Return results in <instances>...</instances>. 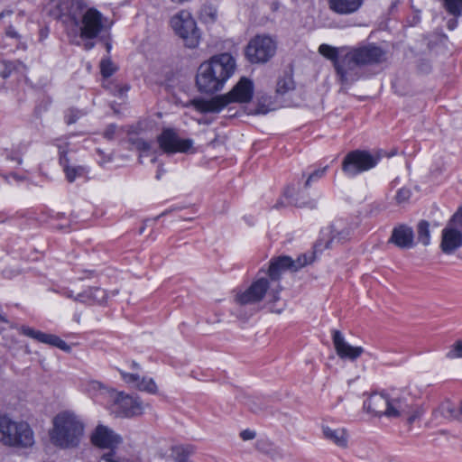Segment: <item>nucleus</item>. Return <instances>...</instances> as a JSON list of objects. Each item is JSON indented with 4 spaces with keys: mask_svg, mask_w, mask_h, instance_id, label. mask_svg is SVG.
<instances>
[{
    "mask_svg": "<svg viewBox=\"0 0 462 462\" xmlns=\"http://www.w3.org/2000/svg\"><path fill=\"white\" fill-rule=\"evenodd\" d=\"M41 36H42V37H43V38H46L45 33H42H42H41Z\"/></svg>",
    "mask_w": 462,
    "mask_h": 462,
    "instance_id": "69168bd1",
    "label": "nucleus"
},
{
    "mask_svg": "<svg viewBox=\"0 0 462 462\" xmlns=\"http://www.w3.org/2000/svg\"><path fill=\"white\" fill-rule=\"evenodd\" d=\"M14 69V65L10 61L0 60V78L5 79L8 78Z\"/></svg>",
    "mask_w": 462,
    "mask_h": 462,
    "instance_id": "4c0bfd02",
    "label": "nucleus"
},
{
    "mask_svg": "<svg viewBox=\"0 0 462 462\" xmlns=\"http://www.w3.org/2000/svg\"><path fill=\"white\" fill-rule=\"evenodd\" d=\"M462 246V208L448 220L441 231L439 248L445 254H452Z\"/></svg>",
    "mask_w": 462,
    "mask_h": 462,
    "instance_id": "9d476101",
    "label": "nucleus"
},
{
    "mask_svg": "<svg viewBox=\"0 0 462 462\" xmlns=\"http://www.w3.org/2000/svg\"><path fill=\"white\" fill-rule=\"evenodd\" d=\"M116 125H109L104 132V137L107 140H113L116 136Z\"/></svg>",
    "mask_w": 462,
    "mask_h": 462,
    "instance_id": "37998d69",
    "label": "nucleus"
},
{
    "mask_svg": "<svg viewBox=\"0 0 462 462\" xmlns=\"http://www.w3.org/2000/svg\"><path fill=\"white\" fill-rule=\"evenodd\" d=\"M459 412L462 413V402L460 403V406H459Z\"/></svg>",
    "mask_w": 462,
    "mask_h": 462,
    "instance_id": "052dcab7",
    "label": "nucleus"
},
{
    "mask_svg": "<svg viewBox=\"0 0 462 462\" xmlns=\"http://www.w3.org/2000/svg\"><path fill=\"white\" fill-rule=\"evenodd\" d=\"M456 23H457L456 20H450L448 24V29H450V30L454 29L456 26Z\"/></svg>",
    "mask_w": 462,
    "mask_h": 462,
    "instance_id": "864d4df0",
    "label": "nucleus"
},
{
    "mask_svg": "<svg viewBox=\"0 0 462 462\" xmlns=\"http://www.w3.org/2000/svg\"><path fill=\"white\" fill-rule=\"evenodd\" d=\"M133 143L135 145V147L144 153H148L152 148V143L149 141H145L142 138L135 139Z\"/></svg>",
    "mask_w": 462,
    "mask_h": 462,
    "instance_id": "58836bf2",
    "label": "nucleus"
},
{
    "mask_svg": "<svg viewBox=\"0 0 462 462\" xmlns=\"http://www.w3.org/2000/svg\"><path fill=\"white\" fill-rule=\"evenodd\" d=\"M22 334L31 338L37 340L38 342L47 344L52 346H56L64 352H70L71 347L64 340L53 334H48L40 330H35L32 328L23 326L20 328Z\"/></svg>",
    "mask_w": 462,
    "mask_h": 462,
    "instance_id": "6ab92c4d",
    "label": "nucleus"
},
{
    "mask_svg": "<svg viewBox=\"0 0 462 462\" xmlns=\"http://www.w3.org/2000/svg\"><path fill=\"white\" fill-rule=\"evenodd\" d=\"M2 16V14H0V17Z\"/></svg>",
    "mask_w": 462,
    "mask_h": 462,
    "instance_id": "774afa93",
    "label": "nucleus"
},
{
    "mask_svg": "<svg viewBox=\"0 0 462 462\" xmlns=\"http://www.w3.org/2000/svg\"><path fill=\"white\" fill-rule=\"evenodd\" d=\"M328 168V166H325L321 169L315 170L312 173H310L305 181L304 187L308 189L311 186L313 181L321 179L326 174Z\"/></svg>",
    "mask_w": 462,
    "mask_h": 462,
    "instance_id": "c9c22d12",
    "label": "nucleus"
},
{
    "mask_svg": "<svg viewBox=\"0 0 462 462\" xmlns=\"http://www.w3.org/2000/svg\"><path fill=\"white\" fill-rule=\"evenodd\" d=\"M88 112L84 109L69 107L64 112V121L67 125L75 124L79 119L85 116Z\"/></svg>",
    "mask_w": 462,
    "mask_h": 462,
    "instance_id": "c85d7f7f",
    "label": "nucleus"
},
{
    "mask_svg": "<svg viewBox=\"0 0 462 462\" xmlns=\"http://www.w3.org/2000/svg\"><path fill=\"white\" fill-rule=\"evenodd\" d=\"M411 196V191L409 189L402 188L400 189L395 196V199L398 204H402L407 202Z\"/></svg>",
    "mask_w": 462,
    "mask_h": 462,
    "instance_id": "ea45409f",
    "label": "nucleus"
},
{
    "mask_svg": "<svg viewBox=\"0 0 462 462\" xmlns=\"http://www.w3.org/2000/svg\"><path fill=\"white\" fill-rule=\"evenodd\" d=\"M295 205L297 207H300V208L309 207V208H312L316 207V202L314 200H310V201H308V202H298V201H296Z\"/></svg>",
    "mask_w": 462,
    "mask_h": 462,
    "instance_id": "49530a36",
    "label": "nucleus"
},
{
    "mask_svg": "<svg viewBox=\"0 0 462 462\" xmlns=\"http://www.w3.org/2000/svg\"><path fill=\"white\" fill-rule=\"evenodd\" d=\"M250 409L252 410V411L254 412H258L259 411H261V408L259 407H253V406H250Z\"/></svg>",
    "mask_w": 462,
    "mask_h": 462,
    "instance_id": "4d7b16f0",
    "label": "nucleus"
},
{
    "mask_svg": "<svg viewBox=\"0 0 462 462\" xmlns=\"http://www.w3.org/2000/svg\"><path fill=\"white\" fill-rule=\"evenodd\" d=\"M100 70L104 78H109L116 70V66L109 59L102 60L100 62Z\"/></svg>",
    "mask_w": 462,
    "mask_h": 462,
    "instance_id": "f704fd0d",
    "label": "nucleus"
},
{
    "mask_svg": "<svg viewBox=\"0 0 462 462\" xmlns=\"http://www.w3.org/2000/svg\"><path fill=\"white\" fill-rule=\"evenodd\" d=\"M61 295L69 298V299H74L76 297H74V294H73V291L69 290V289H62L61 291H59Z\"/></svg>",
    "mask_w": 462,
    "mask_h": 462,
    "instance_id": "de8ad7c7",
    "label": "nucleus"
},
{
    "mask_svg": "<svg viewBox=\"0 0 462 462\" xmlns=\"http://www.w3.org/2000/svg\"><path fill=\"white\" fill-rule=\"evenodd\" d=\"M269 443L267 441H264V440H259L257 442V448L262 450V451H267V449L265 448V446H268Z\"/></svg>",
    "mask_w": 462,
    "mask_h": 462,
    "instance_id": "8fccbe9b",
    "label": "nucleus"
},
{
    "mask_svg": "<svg viewBox=\"0 0 462 462\" xmlns=\"http://www.w3.org/2000/svg\"><path fill=\"white\" fill-rule=\"evenodd\" d=\"M417 239L423 245L430 244V223L426 220H420L417 225Z\"/></svg>",
    "mask_w": 462,
    "mask_h": 462,
    "instance_id": "cd10ccee",
    "label": "nucleus"
},
{
    "mask_svg": "<svg viewBox=\"0 0 462 462\" xmlns=\"http://www.w3.org/2000/svg\"><path fill=\"white\" fill-rule=\"evenodd\" d=\"M319 52L322 56L332 60L334 62V64L336 63V61L340 60H338V50L336 47L323 43L319 47Z\"/></svg>",
    "mask_w": 462,
    "mask_h": 462,
    "instance_id": "7c9ffc66",
    "label": "nucleus"
},
{
    "mask_svg": "<svg viewBox=\"0 0 462 462\" xmlns=\"http://www.w3.org/2000/svg\"><path fill=\"white\" fill-rule=\"evenodd\" d=\"M329 9L340 15L356 13L363 5L364 0H328Z\"/></svg>",
    "mask_w": 462,
    "mask_h": 462,
    "instance_id": "4be33fe9",
    "label": "nucleus"
},
{
    "mask_svg": "<svg viewBox=\"0 0 462 462\" xmlns=\"http://www.w3.org/2000/svg\"><path fill=\"white\" fill-rule=\"evenodd\" d=\"M362 66L349 51L339 61H336L335 69L342 83H351L358 79V68Z\"/></svg>",
    "mask_w": 462,
    "mask_h": 462,
    "instance_id": "2eb2a0df",
    "label": "nucleus"
},
{
    "mask_svg": "<svg viewBox=\"0 0 462 462\" xmlns=\"http://www.w3.org/2000/svg\"><path fill=\"white\" fill-rule=\"evenodd\" d=\"M91 441L98 448L113 450L122 442V439L108 427L98 425L91 435Z\"/></svg>",
    "mask_w": 462,
    "mask_h": 462,
    "instance_id": "a211bd4d",
    "label": "nucleus"
},
{
    "mask_svg": "<svg viewBox=\"0 0 462 462\" xmlns=\"http://www.w3.org/2000/svg\"><path fill=\"white\" fill-rule=\"evenodd\" d=\"M236 69V59L227 52L214 55L198 69L196 84L198 89L206 94H213L223 88L226 82Z\"/></svg>",
    "mask_w": 462,
    "mask_h": 462,
    "instance_id": "f03ea898",
    "label": "nucleus"
},
{
    "mask_svg": "<svg viewBox=\"0 0 462 462\" xmlns=\"http://www.w3.org/2000/svg\"><path fill=\"white\" fill-rule=\"evenodd\" d=\"M323 437L339 448H346L348 446V433L345 428L332 429L328 426H322Z\"/></svg>",
    "mask_w": 462,
    "mask_h": 462,
    "instance_id": "b1692460",
    "label": "nucleus"
},
{
    "mask_svg": "<svg viewBox=\"0 0 462 462\" xmlns=\"http://www.w3.org/2000/svg\"><path fill=\"white\" fill-rule=\"evenodd\" d=\"M379 160V155H374L367 151L355 150L345 156L342 171L346 176L353 178L375 167Z\"/></svg>",
    "mask_w": 462,
    "mask_h": 462,
    "instance_id": "1a4fd4ad",
    "label": "nucleus"
},
{
    "mask_svg": "<svg viewBox=\"0 0 462 462\" xmlns=\"http://www.w3.org/2000/svg\"><path fill=\"white\" fill-rule=\"evenodd\" d=\"M273 284L265 277L254 281L245 291L238 292L236 301L239 305H250L260 302L264 296L269 298L270 302H276L280 300V294H273L271 291Z\"/></svg>",
    "mask_w": 462,
    "mask_h": 462,
    "instance_id": "9b49d317",
    "label": "nucleus"
},
{
    "mask_svg": "<svg viewBox=\"0 0 462 462\" xmlns=\"http://www.w3.org/2000/svg\"><path fill=\"white\" fill-rule=\"evenodd\" d=\"M5 34L10 38H14L17 40L21 39V35L16 32L14 26L10 25L6 28Z\"/></svg>",
    "mask_w": 462,
    "mask_h": 462,
    "instance_id": "c03bdc74",
    "label": "nucleus"
},
{
    "mask_svg": "<svg viewBox=\"0 0 462 462\" xmlns=\"http://www.w3.org/2000/svg\"><path fill=\"white\" fill-rule=\"evenodd\" d=\"M448 358H462V341H457L447 354Z\"/></svg>",
    "mask_w": 462,
    "mask_h": 462,
    "instance_id": "a19ab883",
    "label": "nucleus"
},
{
    "mask_svg": "<svg viewBox=\"0 0 462 462\" xmlns=\"http://www.w3.org/2000/svg\"><path fill=\"white\" fill-rule=\"evenodd\" d=\"M136 388L140 391H145L150 393H155L157 391V386L154 381L152 378L143 377L140 378L137 383Z\"/></svg>",
    "mask_w": 462,
    "mask_h": 462,
    "instance_id": "473e14b6",
    "label": "nucleus"
},
{
    "mask_svg": "<svg viewBox=\"0 0 462 462\" xmlns=\"http://www.w3.org/2000/svg\"><path fill=\"white\" fill-rule=\"evenodd\" d=\"M108 403L113 406V411L121 417H133L143 413V407L137 397L125 394L114 390Z\"/></svg>",
    "mask_w": 462,
    "mask_h": 462,
    "instance_id": "ddd939ff",
    "label": "nucleus"
},
{
    "mask_svg": "<svg viewBox=\"0 0 462 462\" xmlns=\"http://www.w3.org/2000/svg\"><path fill=\"white\" fill-rule=\"evenodd\" d=\"M411 398L405 393H374L364 402V408L375 416L397 419L410 411Z\"/></svg>",
    "mask_w": 462,
    "mask_h": 462,
    "instance_id": "39448f33",
    "label": "nucleus"
},
{
    "mask_svg": "<svg viewBox=\"0 0 462 462\" xmlns=\"http://www.w3.org/2000/svg\"><path fill=\"white\" fill-rule=\"evenodd\" d=\"M6 157L8 160L17 162L18 164L22 163L21 158L18 155L14 154V152L8 153Z\"/></svg>",
    "mask_w": 462,
    "mask_h": 462,
    "instance_id": "09e8293b",
    "label": "nucleus"
},
{
    "mask_svg": "<svg viewBox=\"0 0 462 462\" xmlns=\"http://www.w3.org/2000/svg\"><path fill=\"white\" fill-rule=\"evenodd\" d=\"M332 340L336 353L341 359L355 361L364 353L362 346H353L348 344L339 330L332 331Z\"/></svg>",
    "mask_w": 462,
    "mask_h": 462,
    "instance_id": "f3484780",
    "label": "nucleus"
},
{
    "mask_svg": "<svg viewBox=\"0 0 462 462\" xmlns=\"http://www.w3.org/2000/svg\"><path fill=\"white\" fill-rule=\"evenodd\" d=\"M41 36H42V37H43V38H46L45 33H42H42H41Z\"/></svg>",
    "mask_w": 462,
    "mask_h": 462,
    "instance_id": "e2e57ef3",
    "label": "nucleus"
},
{
    "mask_svg": "<svg viewBox=\"0 0 462 462\" xmlns=\"http://www.w3.org/2000/svg\"><path fill=\"white\" fill-rule=\"evenodd\" d=\"M401 249H410L414 246V234L411 227L401 225L393 229L392 236L389 239Z\"/></svg>",
    "mask_w": 462,
    "mask_h": 462,
    "instance_id": "412c9836",
    "label": "nucleus"
},
{
    "mask_svg": "<svg viewBox=\"0 0 462 462\" xmlns=\"http://www.w3.org/2000/svg\"><path fill=\"white\" fill-rule=\"evenodd\" d=\"M55 145L59 150L60 162L64 168L68 181L73 182L77 178L83 176L86 171L82 166L71 167L68 164L69 159L67 158V152L69 143L63 139H56Z\"/></svg>",
    "mask_w": 462,
    "mask_h": 462,
    "instance_id": "aec40b11",
    "label": "nucleus"
},
{
    "mask_svg": "<svg viewBox=\"0 0 462 462\" xmlns=\"http://www.w3.org/2000/svg\"><path fill=\"white\" fill-rule=\"evenodd\" d=\"M84 435V424L79 418L72 412L62 411L57 414L52 420V428L49 436L51 442L60 448H77Z\"/></svg>",
    "mask_w": 462,
    "mask_h": 462,
    "instance_id": "20e7f679",
    "label": "nucleus"
},
{
    "mask_svg": "<svg viewBox=\"0 0 462 462\" xmlns=\"http://www.w3.org/2000/svg\"><path fill=\"white\" fill-rule=\"evenodd\" d=\"M106 299V292L99 287L88 288L77 294L75 300L82 303H103Z\"/></svg>",
    "mask_w": 462,
    "mask_h": 462,
    "instance_id": "393cba45",
    "label": "nucleus"
},
{
    "mask_svg": "<svg viewBox=\"0 0 462 462\" xmlns=\"http://www.w3.org/2000/svg\"><path fill=\"white\" fill-rule=\"evenodd\" d=\"M0 321L4 322V323H8V319L1 314H0Z\"/></svg>",
    "mask_w": 462,
    "mask_h": 462,
    "instance_id": "6e6d98bb",
    "label": "nucleus"
},
{
    "mask_svg": "<svg viewBox=\"0 0 462 462\" xmlns=\"http://www.w3.org/2000/svg\"><path fill=\"white\" fill-rule=\"evenodd\" d=\"M41 36H42V37H43V38H46L45 33H42H42H41Z\"/></svg>",
    "mask_w": 462,
    "mask_h": 462,
    "instance_id": "0e129e2a",
    "label": "nucleus"
},
{
    "mask_svg": "<svg viewBox=\"0 0 462 462\" xmlns=\"http://www.w3.org/2000/svg\"><path fill=\"white\" fill-rule=\"evenodd\" d=\"M121 376L124 379V381L127 383L133 384L134 387H136L137 383L140 380V376L137 374H131L126 373L124 371H120Z\"/></svg>",
    "mask_w": 462,
    "mask_h": 462,
    "instance_id": "79ce46f5",
    "label": "nucleus"
},
{
    "mask_svg": "<svg viewBox=\"0 0 462 462\" xmlns=\"http://www.w3.org/2000/svg\"><path fill=\"white\" fill-rule=\"evenodd\" d=\"M93 46H94V43H92V42L86 43V49H91Z\"/></svg>",
    "mask_w": 462,
    "mask_h": 462,
    "instance_id": "13d9d810",
    "label": "nucleus"
},
{
    "mask_svg": "<svg viewBox=\"0 0 462 462\" xmlns=\"http://www.w3.org/2000/svg\"><path fill=\"white\" fill-rule=\"evenodd\" d=\"M276 42L268 35H256L247 44L245 55L252 63H265L276 51Z\"/></svg>",
    "mask_w": 462,
    "mask_h": 462,
    "instance_id": "f8f14e48",
    "label": "nucleus"
},
{
    "mask_svg": "<svg viewBox=\"0 0 462 462\" xmlns=\"http://www.w3.org/2000/svg\"><path fill=\"white\" fill-rule=\"evenodd\" d=\"M171 1L175 4H183V3L188 2L189 0H171Z\"/></svg>",
    "mask_w": 462,
    "mask_h": 462,
    "instance_id": "5fc2aeb1",
    "label": "nucleus"
},
{
    "mask_svg": "<svg viewBox=\"0 0 462 462\" xmlns=\"http://www.w3.org/2000/svg\"><path fill=\"white\" fill-rule=\"evenodd\" d=\"M240 437L244 440H250L255 438V432L250 430H245L240 433Z\"/></svg>",
    "mask_w": 462,
    "mask_h": 462,
    "instance_id": "a18cd8bd",
    "label": "nucleus"
},
{
    "mask_svg": "<svg viewBox=\"0 0 462 462\" xmlns=\"http://www.w3.org/2000/svg\"><path fill=\"white\" fill-rule=\"evenodd\" d=\"M442 414L447 418H457L458 416L459 410H457L456 407L450 402H445L440 407Z\"/></svg>",
    "mask_w": 462,
    "mask_h": 462,
    "instance_id": "e433bc0d",
    "label": "nucleus"
},
{
    "mask_svg": "<svg viewBox=\"0 0 462 462\" xmlns=\"http://www.w3.org/2000/svg\"><path fill=\"white\" fill-rule=\"evenodd\" d=\"M104 86L109 89L113 95L119 97H124L130 89V86L128 84H121L117 81L111 80H108Z\"/></svg>",
    "mask_w": 462,
    "mask_h": 462,
    "instance_id": "c756f323",
    "label": "nucleus"
},
{
    "mask_svg": "<svg viewBox=\"0 0 462 462\" xmlns=\"http://www.w3.org/2000/svg\"><path fill=\"white\" fill-rule=\"evenodd\" d=\"M0 442L8 447L30 448L34 444L33 431L24 421L0 416Z\"/></svg>",
    "mask_w": 462,
    "mask_h": 462,
    "instance_id": "0eeeda50",
    "label": "nucleus"
},
{
    "mask_svg": "<svg viewBox=\"0 0 462 462\" xmlns=\"http://www.w3.org/2000/svg\"><path fill=\"white\" fill-rule=\"evenodd\" d=\"M423 414V410L420 406H414L411 402H410V411L404 414L407 417V424L411 426L416 421L420 420Z\"/></svg>",
    "mask_w": 462,
    "mask_h": 462,
    "instance_id": "2f4dec72",
    "label": "nucleus"
},
{
    "mask_svg": "<svg viewBox=\"0 0 462 462\" xmlns=\"http://www.w3.org/2000/svg\"><path fill=\"white\" fill-rule=\"evenodd\" d=\"M352 231V227L344 220L337 219L331 223L328 227L322 230L319 242L315 245L314 251L302 254L293 260L290 256L282 255L274 257L270 261L267 279L273 284L272 293L280 294L282 288L280 284L282 275L287 272H297L308 264L312 263L316 259V251L319 250L321 242H324L325 248H330L333 244H339L346 241Z\"/></svg>",
    "mask_w": 462,
    "mask_h": 462,
    "instance_id": "f257e3e1",
    "label": "nucleus"
},
{
    "mask_svg": "<svg viewBox=\"0 0 462 462\" xmlns=\"http://www.w3.org/2000/svg\"><path fill=\"white\" fill-rule=\"evenodd\" d=\"M350 51L362 66L381 63L385 60V51L374 44L361 45Z\"/></svg>",
    "mask_w": 462,
    "mask_h": 462,
    "instance_id": "dca6fc26",
    "label": "nucleus"
},
{
    "mask_svg": "<svg viewBox=\"0 0 462 462\" xmlns=\"http://www.w3.org/2000/svg\"><path fill=\"white\" fill-rule=\"evenodd\" d=\"M97 152L98 154L101 156V159L102 161L100 162V163H104V162H110L111 161V157L110 156H106L105 158V154L104 152L101 151V150H97Z\"/></svg>",
    "mask_w": 462,
    "mask_h": 462,
    "instance_id": "3c124183",
    "label": "nucleus"
},
{
    "mask_svg": "<svg viewBox=\"0 0 462 462\" xmlns=\"http://www.w3.org/2000/svg\"><path fill=\"white\" fill-rule=\"evenodd\" d=\"M66 3H63V6ZM60 15H68L79 29L81 39L92 40L108 28V20L97 9L87 7L82 0H70V6L67 13L61 7Z\"/></svg>",
    "mask_w": 462,
    "mask_h": 462,
    "instance_id": "7ed1b4c3",
    "label": "nucleus"
},
{
    "mask_svg": "<svg viewBox=\"0 0 462 462\" xmlns=\"http://www.w3.org/2000/svg\"><path fill=\"white\" fill-rule=\"evenodd\" d=\"M160 148L166 153L189 152L192 150L194 142L189 138H180L172 128L163 129L158 136Z\"/></svg>",
    "mask_w": 462,
    "mask_h": 462,
    "instance_id": "4468645a",
    "label": "nucleus"
},
{
    "mask_svg": "<svg viewBox=\"0 0 462 462\" xmlns=\"http://www.w3.org/2000/svg\"><path fill=\"white\" fill-rule=\"evenodd\" d=\"M134 367H138V365L136 363H133Z\"/></svg>",
    "mask_w": 462,
    "mask_h": 462,
    "instance_id": "680f3d73",
    "label": "nucleus"
},
{
    "mask_svg": "<svg viewBox=\"0 0 462 462\" xmlns=\"http://www.w3.org/2000/svg\"><path fill=\"white\" fill-rule=\"evenodd\" d=\"M253 93V82L246 78H242L227 94L216 96L210 100H196L194 104L202 112L217 113L230 103L249 102Z\"/></svg>",
    "mask_w": 462,
    "mask_h": 462,
    "instance_id": "423d86ee",
    "label": "nucleus"
},
{
    "mask_svg": "<svg viewBox=\"0 0 462 462\" xmlns=\"http://www.w3.org/2000/svg\"><path fill=\"white\" fill-rule=\"evenodd\" d=\"M84 391L92 398H100L108 402L114 389L109 388L99 381L88 380L83 384Z\"/></svg>",
    "mask_w": 462,
    "mask_h": 462,
    "instance_id": "5701e85b",
    "label": "nucleus"
},
{
    "mask_svg": "<svg viewBox=\"0 0 462 462\" xmlns=\"http://www.w3.org/2000/svg\"><path fill=\"white\" fill-rule=\"evenodd\" d=\"M194 453V447L191 445L174 446L171 448V457L175 462H191L189 457Z\"/></svg>",
    "mask_w": 462,
    "mask_h": 462,
    "instance_id": "a878e982",
    "label": "nucleus"
},
{
    "mask_svg": "<svg viewBox=\"0 0 462 462\" xmlns=\"http://www.w3.org/2000/svg\"><path fill=\"white\" fill-rule=\"evenodd\" d=\"M171 26L174 32L182 39L183 43L189 49L199 46L200 32L197 23L189 10L182 9L171 18Z\"/></svg>",
    "mask_w": 462,
    "mask_h": 462,
    "instance_id": "6e6552de",
    "label": "nucleus"
},
{
    "mask_svg": "<svg viewBox=\"0 0 462 462\" xmlns=\"http://www.w3.org/2000/svg\"><path fill=\"white\" fill-rule=\"evenodd\" d=\"M156 159L155 158H152V162H155Z\"/></svg>",
    "mask_w": 462,
    "mask_h": 462,
    "instance_id": "338daca9",
    "label": "nucleus"
},
{
    "mask_svg": "<svg viewBox=\"0 0 462 462\" xmlns=\"http://www.w3.org/2000/svg\"><path fill=\"white\" fill-rule=\"evenodd\" d=\"M164 171H165L162 169V166H159L157 170L156 179L160 180Z\"/></svg>",
    "mask_w": 462,
    "mask_h": 462,
    "instance_id": "603ef678",
    "label": "nucleus"
},
{
    "mask_svg": "<svg viewBox=\"0 0 462 462\" xmlns=\"http://www.w3.org/2000/svg\"><path fill=\"white\" fill-rule=\"evenodd\" d=\"M20 44V48L25 50L27 48L26 44L25 43H23V42H19Z\"/></svg>",
    "mask_w": 462,
    "mask_h": 462,
    "instance_id": "bf43d9fd",
    "label": "nucleus"
},
{
    "mask_svg": "<svg viewBox=\"0 0 462 462\" xmlns=\"http://www.w3.org/2000/svg\"><path fill=\"white\" fill-rule=\"evenodd\" d=\"M295 83L293 78L290 74H285L284 76L279 78L276 85V94L278 96L283 97L290 91L294 90Z\"/></svg>",
    "mask_w": 462,
    "mask_h": 462,
    "instance_id": "bb28decb",
    "label": "nucleus"
},
{
    "mask_svg": "<svg viewBox=\"0 0 462 462\" xmlns=\"http://www.w3.org/2000/svg\"><path fill=\"white\" fill-rule=\"evenodd\" d=\"M446 10L455 15L462 14V0H443Z\"/></svg>",
    "mask_w": 462,
    "mask_h": 462,
    "instance_id": "72a5a7b5",
    "label": "nucleus"
}]
</instances>
